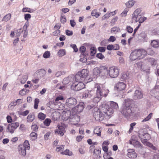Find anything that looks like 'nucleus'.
<instances>
[{
    "instance_id": "nucleus-21",
    "label": "nucleus",
    "mask_w": 159,
    "mask_h": 159,
    "mask_svg": "<svg viewBox=\"0 0 159 159\" xmlns=\"http://www.w3.org/2000/svg\"><path fill=\"white\" fill-rule=\"evenodd\" d=\"M139 39L143 40L144 42H146L148 40L146 33L144 31L142 32L139 34Z\"/></svg>"
},
{
    "instance_id": "nucleus-31",
    "label": "nucleus",
    "mask_w": 159,
    "mask_h": 159,
    "mask_svg": "<svg viewBox=\"0 0 159 159\" xmlns=\"http://www.w3.org/2000/svg\"><path fill=\"white\" fill-rule=\"evenodd\" d=\"M28 78V76L27 74L24 75L22 76L20 78V83L22 84H25Z\"/></svg>"
},
{
    "instance_id": "nucleus-30",
    "label": "nucleus",
    "mask_w": 159,
    "mask_h": 159,
    "mask_svg": "<svg viewBox=\"0 0 159 159\" xmlns=\"http://www.w3.org/2000/svg\"><path fill=\"white\" fill-rule=\"evenodd\" d=\"M101 129L99 127H96L95 129H94L93 133L96 134H97L98 136H101Z\"/></svg>"
},
{
    "instance_id": "nucleus-24",
    "label": "nucleus",
    "mask_w": 159,
    "mask_h": 159,
    "mask_svg": "<svg viewBox=\"0 0 159 159\" xmlns=\"http://www.w3.org/2000/svg\"><path fill=\"white\" fill-rule=\"evenodd\" d=\"M38 77L39 78H41L43 77L46 73L45 70L43 69H40L38 70Z\"/></svg>"
},
{
    "instance_id": "nucleus-8",
    "label": "nucleus",
    "mask_w": 159,
    "mask_h": 159,
    "mask_svg": "<svg viewBox=\"0 0 159 159\" xmlns=\"http://www.w3.org/2000/svg\"><path fill=\"white\" fill-rule=\"evenodd\" d=\"M119 73V70L116 66H111L109 69V77L115 78L117 77Z\"/></svg>"
},
{
    "instance_id": "nucleus-17",
    "label": "nucleus",
    "mask_w": 159,
    "mask_h": 159,
    "mask_svg": "<svg viewBox=\"0 0 159 159\" xmlns=\"http://www.w3.org/2000/svg\"><path fill=\"white\" fill-rule=\"evenodd\" d=\"M127 156L130 158H134L137 157V154L134 150L133 149H129L127 150Z\"/></svg>"
},
{
    "instance_id": "nucleus-47",
    "label": "nucleus",
    "mask_w": 159,
    "mask_h": 159,
    "mask_svg": "<svg viewBox=\"0 0 159 159\" xmlns=\"http://www.w3.org/2000/svg\"><path fill=\"white\" fill-rule=\"evenodd\" d=\"M50 53L48 51H46L43 55V57L45 58H48L50 57Z\"/></svg>"
},
{
    "instance_id": "nucleus-12",
    "label": "nucleus",
    "mask_w": 159,
    "mask_h": 159,
    "mask_svg": "<svg viewBox=\"0 0 159 159\" xmlns=\"http://www.w3.org/2000/svg\"><path fill=\"white\" fill-rule=\"evenodd\" d=\"M126 84L123 82H118L115 84L114 89L117 91H123L125 89Z\"/></svg>"
},
{
    "instance_id": "nucleus-6",
    "label": "nucleus",
    "mask_w": 159,
    "mask_h": 159,
    "mask_svg": "<svg viewBox=\"0 0 159 159\" xmlns=\"http://www.w3.org/2000/svg\"><path fill=\"white\" fill-rule=\"evenodd\" d=\"M93 116L96 120L100 121L103 119L104 114L101 110L100 111L98 108H95L94 109Z\"/></svg>"
},
{
    "instance_id": "nucleus-40",
    "label": "nucleus",
    "mask_w": 159,
    "mask_h": 159,
    "mask_svg": "<svg viewBox=\"0 0 159 159\" xmlns=\"http://www.w3.org/2000/svg\"><path fill=\"white\" fill-rule=\"evenodd\" d=\"M138 65L139 67L141 68V69L145 71L146 72H148V70H149L148 67H147V69H145L143 67V65L142 64L141 62H139L138 63Z\"/></svg>"
},
{
    "instance_id": "nucleus-58",
    "label": "nucleus",
    "mask_w": 159,
    "mask_h": 159,
    "mask_svg": "<svg viewBox=\"0 0 159 159\" xmlns=\"http://www.w3.org/2000/svg\"><path fill=\"white\" fill-rule=\"evenodd\" d=\"M22 100L20 99H17L16 101L15 102H14L13 103V105L15 106L16 105H18L20 104V103H22Z\"/></svg>"
},
{
    "instance_id": "nucleus-41",
    "label": "nucleus",
    "mask_w": 159,
    "mask_h": 159,
    "mask_svg": "<svg viewBox=\"0 0 159 159\" xmlns=\"http://www.w3.org/2000/svg\"><path fill=\"white\" fill-rule=\"evenodd\" d=\"M38 117L41 120H43L46 117V115L43 113L40 112L38 114Z\"/></svg>"
},
{
    "instance_id": "nucleus-64",
    "label": "nucleus",
    "mask_w": 159,
    "mask_h": 159,
    "mask_svg": "<svg viewBox=\"0 0 159 159\" xmlns=\"http://www.w3.org/2000/svg\"><path fill=\"white\" fill-rule=\"evenodd\" d=\"M60 33V30H57L52 33V35L53 36H57L58 34H59Z\"/></svg>"
},
{
    "instance_id": "nucleus-2",
    "label": "nucleus",
    "mask_w": 159,
    "mask_h": 159,
    "mask_svg": "<svg viewBox=\"0 0 159 159\" xmlns=\"http://www.w3.org/2000/svg\"><path fill=\"white\" fill-rule=\"evenodd\" d=\"M147 54L146 51L143 49H137L133 51L130 56V59L134 61L143 58Z\"/></svg>"
},
{
    "instance_id": "nucleus-35",
    "label": "nucleus",
    "mask_w": 159,
    "mask_h": 159,
    "mask_svg": "<svg viewBox=\"0 0 159 159\" xmlns=\"http://www.w3.org/2000/svg\"><path fill=\"white\" fill-rule=\"evenodd\" d=\"M20 146H23L24 148H25L27 150H29L30 148V145L29 143V141L28 140H26L24 142L23 144L20 145Z\"/></svg>"
},
{
    "instance_id": "nucleus-29",
    "label": "nucleus",
    "mask_w": 159,
    "mask_h": 159,
    "mask_svg": "<svg viewBox=\"0 0 159 159\" xmlns=\"http://www.w3.org/2000/svg\"><path fill=\"white\" fill-rule=\"evenodd\" d=\"M121 79L124 80H126L129 79V73L127 72H124L122 73Z\"/></svg>"
},
{
    "instance_id": "nucleus-25",
    "label": "nucleus",
    "mask_w": 159,
    "mask_h": 159,
    "mask_svg": "<svg viewBox=\"0 0 159 159\" xmlns=\"http://www.w3.org/2000/svg\"><path fill=\"white\" fill-rule=\"evenodd\" d=\"M110 102V105L111 107V108H112V109L114 110H117L119 108V107L117 103L116 102L113 101H111Z\"/></svg>"
},
{
    "instance_id": "nucleus-50",
    "label": "nucleus",
    "mask_w": 159,
    "mask_h": 159,
    "mask_svg": "<svg viewBox=\"0 0 159 159\" xmlns=\"http://www.w3.org/2000/svg\"><path fill=\"white\" fill-rule=\"evenodd\" d=\"M58 54L59 56L62 57L65 55L66 52L65 49H62L59 50L58 51Z\"/></svg>"
},
{
    "instance_id": "nucleus-55",
    "label": "nucleus",
    "mask_w": 159,
    "mask_h": 159,
    "mask_svg": "<svg viewBox=\"0 0 159 159\" xmlns=\"http://www.w3.org/2000/svg\"><path fill=\"white\" fill-rule=\"evenodd\" d=\"M27 90L26 89H23L20 91L19 92V94L21 95H24L27 93Z\"/></svg>"
},
{
    "instance_id": "nucleus-16",
    "label": "nucleus",
    "mask_w": 159,
    "mask_h": 159,
    "mask_svg": "<svg viewBox=\"0 0 159 159\" xmlns=\"http://www.w3.org/2000/svg\"><path fill=\"white\" fill-rule=\"evenodd\" d=\"M57 128L55 130L56 134L62 136L64 134V132L65 131V128L62 125H58L57 127Z\"/></svg>"
},
{
    "instance_id": "nucleus-28",
    "label": "nucleus",
    "mask_w": 159,
    "mask_h": 159,
    "mask_svg": "<svg viewBox=\"0 0 159 159\" xmlns=\"http://www.w3.org/2000/svg\"><path fill=\"white\" fill-rule=\"evenodd\" d=\"M93 75L95 76H99L100 75V68L99 69L98 68H94L93 70Z\"/></svg>"
},
{
    "instance_id": "nucleus-60",
    "label": "nucleus",
    "mask_w": 159,
    "mask_h": 159,
    "mask_svg": "<svg viewBox=\"0 0 159 159\" xmlns=\"http://www.w3.org/2000/svg\"><path fill=\"white\" fill-rule=\"evenodd\" d=\"M29 111L27 110L25 111L20 112V114L23 116H26L29 114Z\"/></svg>"
},
{
    "instance_id": "nucleus-15",
    "label": "nucleus",
    "mask_w": 159,
    "mask_h": 159,
    "mask_svg": "<svg viewBox=\"0 0 159 159\" xmlns=\"http://www.w3.org/2000/svg\"><path fill=\"white\" fill-rule=\"evenodd\" d=\"M143 93L141 91L139 90H136L133 96V98L135 100L140 99L143 98Z\"/></svg>"
},
{
    "instance_id": "nucleus-54",
    "label": "nucleus",
    "mask_w": 159,
    "mask_h": 159,
    "mask_svg": "<svg viewBox=\"0 0 159 159\" xmlns=\"http://www.w3.org/2000/svg\"><path fill=\"white\" fill-rule=\"evenodd\" d=\"M147 53V54H148V55H152L154 53V51L151 48H148L147 49V51H146Z\"/></svg>"
},
{
    "instance_id": "nucleus-10",
    "label": "nucleus",
    "mask_w": 159,
    "mask_h": 159,
    "mask_svg": "<svg viewBox=\"0 0 159 159\" xmlns=\"http://www.w3.org/2000/svg\"><path fill=\"white\" fill-rule=\"evenodd\" d=\"M77 102L76 99L72 97L67 98L66 100L65 104L67 107L72 109L77 104Z\"/></svg>"
},
{
    "instance_id": "nucleus-23",
    "label": "nucleus",
    "mask_w": 159,
    "mask_h": 159,
    "mask_svg": "<svg viewBox=\"0 0 159 159\" xmlns=\"http://www.w3.org/2000/svg\"><path fill=\"white\" fill-rule=\"evenodd\" d=\"M151 44L154 48H159V40H154L151 41Z\"/></svg>"
},
{
    "instance_id": "nucleus-4",
    "label": "nucleus",
    "mask_w": 159,
    "mask_h": 159,
    "mask_svg": "<svg viewBox=\"0 0 159 159\" xmlns=\"http://www.w3.org/2000/svg\"><path fill=\"white\" fill-rule=\"evenodd\" d=\"M89 71L86 69H83L81 71H79L75 75V80L76 82H82L87 78Z\"/></svg>"
},
{
    "instance_id": "nucleus-42",
    "label": "nucleus",
    "mask_w": 159,
    "mask_h": 159,
    "mask_svg": "<svg viewBox=\"0 0 159 159\" xmlns=\"http://www.w3.org/2000/svg\"><path fill=\"white\" fill-rule=\"evenodd\" d=\"M28 25H27L25 24L24 25V26L23 27V29L24 30V35H23V37L24 38L26 37L27 36V35L28 32H27V30L26 29L28 27Z\"/></svg>"
},
{
    "instance_id": "nucleus-44",
    "label": "nucleus",
    "mask_w": 159,
    "mask_h": 159,
    "mask_svg": "<svg viewBox=\"0 0 159 159\" xmlns=\"http://www.w3.org/2000/svg\"><path fill=\"white\" fill-rule=\"evenodd\" d=\"M152 114L151 113H150L147 117L144 118L143 120H142V122H145L148 121L150 119H151L152 116Z\"/></svg>"
},
{
    "instance_id": "nucleus-53",
    "label": "nucleus",
    "mask_w": 159,
    "mask_h": 159,
    "mask_svg": "<svg viewBox=\"0 0 159 159\" xmlns=\"http://www.w3.org/2000/svg\"><path fill=\"white\" fill-rule=\"evenodd\" d=\"M110 16L111 15H110V13L108 12H107V13H106L102 17V20H104L105 19H108L110 17Z\"/></svg>"
},
{
    "instance_id": "nucleus-22",
    "label": "nucleus",
    "mask_w": 159,
    "mask_h": 159,
    "mask_svg": "<svg viewBox=\"0 0 159 159\" xmlns=\"http://www.w3.org/2000/svg\"><path fill=\"white\" fill-rule=\"evenodd\" d=\"M19 153L21 155L25 156L26 154V150L25 148H24L23 146L20 145L18 148Z\"/></svg>"
},
{
    "instance_id": "nucleus-34",
    "label": "nucleus",
    "mask_w": 159,
    "mask_h": 159,
    "mask_svg": "<svg viewBox=\"0 0 159 159\" xmlns=\"http://www.w3.org/2000/svg\"><path fill=\"white\" fill-rule=\"evenodd\" d=\"M135 3V1L134 0H130L125 3L126 7L128 8L131 7Z\"/></svg>"
},
{
    "instance_id": "nucleus-56",
    "label": "nucleus",
    "mask_w": 159,
    "mask_h": 159,
    "mask_svg": "<svg viewBox=\"0 0 159 159\" xmlns=\"http://www.w3.org/2000/svg\"><path fill=\"white\" fill-rule=\"evenodd\" d=\"M66 20L65 17V15H61L60 18V21L61 23L63 24H64L66 22Z\"/></svg>"
},
{
    "instance_id": "nucleus-48",
    "label": "nucleus",
    "mask_w": 159,
    "mask_h": 159,
    "mask_svg": "<svg viewBox=\"0 0 159 159\" xmlns=\"http://www.w3.org/2000/svg\"><path fill=\"white\" fill-rule=\"evenodd\" d=\"M102 98L99 96H97L93 99V102L95 103H98L99 102Z\"/></svg>"
},
{
    "instance_id": "nucleus-39",
    "label": "nucleus",
    "mask_w": 159,
    "mask_h": 159,
    "mask_svg": "<svg viewBox=\"0 0 159 159\" xmlns=\"http://www.w3.org/2000/svg\"><path fill=\"white\" fill-rule=\"evenodd\" d=\"M10 125V128L11 127L15 129L19 126V124L18 122H16L15 123H13L11 124Z\"/></svg>"
},
{
    "instance_id": "nucleus-59",
    "label": "nucleus",
    "mask_w": 159,
    "mask_h": 159,
    "mask_svg": "<svg viewBox=\"0 0 159 159\" xmlns=\"http://www.w3.org/2000/svg\"><path fill=\"white\" fill-rule=\"evenodd\" d=\"M31 128L34 131H37L38 129V127L35 124H33L31 126Z\"/></svg>"
},
{
    "instance_id": "nucleus-36",
    "label": "nucleus",
    "mask_w": 159,
    "mask_h": 159,
    "mask_svg": "<svg viewBox=\"0 0 159 159\" xmlns=\"http://www.w3.org/2000/svg\"><path fill=\"white\" fill-rule=\"evenodd\" d=\"M63 99V97L62 96H60L56 98L55 100V101H53L49 102L48 103L49 104H54L55 105V102H57L60 100H62Z\"/></svg>"
},
{
    "instance_id": "nucleus-43",
    "label": "nucleus",
    "mask_w": 159,
    "mask_h": 159,
    "mask_svg": "<svg viewBox=\"0 0 159 159\" xmlns=\"http://www.w3.org/2000/svg\"><path fill=\"white\" fill-rule=\"evenodd\" d=\"M51 122V120L49 118L46 119L43 121V123L45 125L49 126Z\"/></svg>"
},
{
    "instance_id": "nucleus-26",
    "label": "nucleus",
    "mask_w": 159,
    "mask_h": 159,
    "mask_svg": "<svg viewBox=\"0 0 159 159\" xmlns=\"http://www.w3.org/2000/svg\"><path fill=\"white\" fill-rule=\"evenodd\" d=\"M101 13L97 11V9L93 10L91 13V15L92 16H94L96 18L98 17L100 15Z\"/></svg>"
},
{
    "instance_id": "nucleus-20",
    "label": "nucleus",
    "mask_w": 159,
    "mask_h": 159,
    "mask_svg": "<svg viewBox=\"0 0 159 159\" xmlns=\"http://www.w3.org/2000/svg\"><path fill=\"white\" fill-rule=\"evenodd\" d=\"M93 95V92L92 91L86 90L83 93L82 98H90Z\"/></svg>"
},
{
    "instance_id": "nucleus-18",
    "label": "nucleus",
    "mask_w": 159,
    "mask_h": 159,
    "mask_svg": "<svg viewBox=\"0 0 159 159\" xmlns=\"http://www.w3.org/2000/svg\"><path fill=\"white\" fill-rule=\"evenodd\" d=\"M129 143L133 145L135 147L140 148H142L140 143L135 139H131L129 141Z\"/></svg>"
},
{
    "instance_id": "nucleus-3",
    "label": "nucleus",
    "mask_w": 159,
    "mask_h": 159,
    "mask_svg": "<svg viewBox=\"0 0 159 159\" xmlns=\"http://www.w3.org/2000/svg\"><path fill=\"white\" fill-rule=\"evenodd\" d=\"M95 88L96 89V95L102 98L106 97L107 95L109 90L104 87L102 84H97L95 85Z\"/></svg>"
},
{
    "instance_id": "nucleus-62",
    "label": "nucleus",
    "mask_w": 159,
    "mask_h": 159,
    "mask_svg": "<svg viewBox=\"0 0 159 159\" xmlns=\"http://www.w3.org/2000/svg\"><path fill=\"white\" fill-rule=\"evenodd\" d=\"M98 50L100 52H104L106 50V48L103 47H99L98 48Z\"/></svg>"
},
{
    "instance_id": "nucleus-33",
    "label": "nucleus",
    "mask_w": 159,
    "mask_h": 159,
    "mask_svg": "<svg viewBox=\"0 0 159 159\" xmlns=\"http://www.w3.org/2000/svg\"><path fill=\"white\" fill-rule=\"evenodd\" d=\"M120 31V28L118 27H114L111 29V32L112 33L116 34Z\"/></svg>"
},
{
    "instance_id": "nucleus-19",
    "label": "nucleus",
    "mask_w": 159,
    "mask_h": 159,
    "mask_svg": "<svg viewBox=\"0 0 159 159\" xmlns=\"http://www.w3.org/2000/svg\"><path fill=\"white\" fill-rule=\"evenodd\" d=\"M141 10L140 8L137 9L134 12L132 15V19L135 20V22H137V18L139 14L141 12Z\"/></svg>"
},
{
    "instance_id": "nucleus-52",
    "label": "nucleus",
    "mask_w": 159,
    "mask_h": 159,
    "mask_svg": "<svg viewBox=\"0 0 159 159\" xmlns=\"http://www.w3.org/2000/svg\"><path fill=\"white\" fill-rule=\"evenodd\" d=\"M30 136L33 140H34L37 138V134L35 132L31 133L30 134Z\"/></svg>"
},
{
    "instance_id": "nucleus-57",
    "label": "nucleus",
    "mask_w": 159,
    "mask_h": 159,
    "mask_svg": "<svg viewBox=\"0 0 159 159\" xmlns=\"http://www.w3.org/2000/svg\"><path fill=\"white\" fill-rule=\"evenodd\" d=\"M96 57L99 59L102 60L105 58L104 56L101 53H99L97 54Z\"/></svg>"
},
{
    "instance_id": "nucleus-51",
    "label": "nucleus",
    "mask_w": 159,
    "mask_h": 159,
    "mask_svg": "<svg viewBox=\"0 0 159 159\" xmlns=\"http://www.w3.org/2000/svg\"><path fill=\"white\" fill-rule=\"evenodd\" d=\"M39 102V99L37 98L35 99L34 100V108L35 109H37L38 107V104Z\"/></svg>"
},
{
    "instance_id": "nucleus-14",
    "label": "nucleus",
    "mask_w": 159,
    "mask_h": 159,
    "mask_svg": "<svg viewBox=\"0 0 159 159\" xmlns=\"http://www.w3.org/2000/svg\"><path fill=\"white\" fill-rule=\"evenodd\" d=\"M84 103L82 102H80L79 104L75 106L72 109V111L75 114L76 112H81L84 109Z\"/></svg>"
},
{
    "instance_id": "nucleus-49",
    "label": "nucleus",
    "mask_w": 159,
    "mask_h": 159,
    "mask_svg": "<svg viewBox=\"0 0 159 159\" xmlns=\"http://www.w3.org/2000/svg\"><path fill=\"white\" fill-rule=\"evenodd\" d=\"M96 49L93 47H92L90 48V54L91 56H93L96 53Z\"/></svg>"
},
{
    "instance_id": "nucleus-46",
    "label": "nucleus",
    "mask_w": 159,
    "mask_h": 159,
    "mask_svg": "<svg viewBox=\"0 0 159 159\" xmlns=\"http://www.w3.org/2000/svg\"><path fill=\"white\" fill-rule=\"evenodd\" d=\"M147 19V18L145 17H141L140 18H137V22H139V23H141L143 22Z\"/></svg>"
},
{
    "instance_id": "nucleus-5",
    "label": "nucleus",
    "mask_w": 159,
    "mask_h": 159,
    "mask_svg": "<svg viewBox=\"0 0 159 159\" xmlns=\"http://www.w3.org/2000/svg\"><path fill=\"white\" fill-rule=\"evenodd\" d=\"M62 119L66 121L68 119L70 120H74L76 118H79V116L76 114L71 115L70 110L66 109L64 110L62 113Z\"/></svg>"
},
{
    "instance_id": "nucleus-37",
    "label": "nucleus",
    "mask_w": 159,
    "mask_h": 159,
    "mask_svg": "<svg viewBox=\"0 0 159 159\" xmlns=\"http://www.w3.org/2000/svg\"><path fill=\"white\" fill-rule=\"evenodd\" d=\"M61 154L63 155L70 156L72 155V153L71 151H69L68 149H67L65 151L61 152Z\"/></svg>"
},
{
    "instance_id": "nucleus-63",
    "label": "nucleus",
    "mask_w": 159,
    "mask_h": 159,
    "mask_svg": "<svg viewBox=\"0 0 159 159\" xmlns=\"http://www.w3.org/2000/svg\"><path fill=\"white\" fill-rule=\"evenodd\" d=\"M127 31L130 33H132L133 30V29L129 26H128L126 28Z\"/></svg>"
},
{
    "instance_id": "nucleus-38",
    "label": "nucleus",
    "mask_w": 159,
    "mask_h": 159,
    "mask_svg": "<svg viewBox=\"0 0 159 159\" xmlns=\"http://www.w3.org/2000/svg\"><path fill=\"white\" fill-rule=\"evenodd\" d=\"M148 61L151 65H154L157 64V61L153 58H149L148 59Z\"/></svg>"
},
{
    "instance_id": "nucleus-45",
    "label": "nucleus",
    "mask_w": 159,
    "mask_h": 159,
    "mask_svg": "<svg viewBox=\"0 0 159 159\" xmlns=\"http://www.w3.org/2000/svg\"><path fill=\"white\" fill-rule=\"evenodd\" d=\"M11 17V15L10 14H8L6 15L3 18L2 20L7 21L9 20Z\"/></svg>"
},
{
    "instance_id": "nucleus-61",
    "label": "nucleus",
    "mask_w": 159,
    "mask_h": 159,
    "mask_svg": "<svg viewBox=\"0 0 159 159\" xmlns=\"http://www.w3.org/2000/svg\"><path fill=\"white\" fill-rule=\"evenodd\" d=\"M70 82V77L65 78L63 81V83L64 84H67L69 83Z\"/></svg>"
},
{
    "instance_id": "nucleus-32",
    "label": "nucleus",
    "mask_w": 159,
    "mask_h": 159,
    "mask_svg": "<svg viewBox=\"0 0 159 159\" xmlns=\"http://www.w3.org/2000/svg\"><path fill=\"white\" fill-rule=\"evenodd\" d=\"M35 119V116L33 114H29L27 116V121L29 122H31L33 121Z\"/></svg>"
},
{
    "instance_id": "nucleus-27",
    "label": "nucleus",
    "mask_w": 159,
    "mask_h": 159,
    "mask_svg": "<svg viewBox=\"0 0 159 159\" xmlns=\"http://www.w3.org/2000/svg\"><path fill=\"white\" fill-rule=\"evenodd\" d=\"M86 49L85 47L84 46H82L80 47V51L81 53V56L83 55V56L86 57L87 55V54L85 52ZM81 57L82 56H81Z\"/></svg>"
},
{
    "instance_id": "nucleus-13",
    "label": "nucleus",
    "mask_w": 159,
    "mask_h": 159,
    "mask_svg": "<svg viewBox=\"0 0 159 159\" xmlns=\"http://www.w3.org/2000/svg\"><path fill=\"white\" fill-rule=\"evenodd\" d=\"M139 136L140 138L141 139V140L142 142L143 141L145 142V141L149 140L151 137L150 134L148 133H144L143 132H141V131L139 134Z\"/></svg>"
},
{
    "instance_id": "nucleus-9",
    "label": "nucleus",
    "mask_w": 159,
    "mask_h": 159,
    "mask_svg": "<svg viewBox=\"0 0 159 159\" xmlns=\"http://www.w3.org/2000/svg\"><path fill=\"white\" fill-rule=\"evenodd\" d=\"M85 87L84 84L82 82H76L74 83L71 85V89L75 91L80 90Z\"/></svg>"
},
{
    "instance_id": "nucleus-11",
    "label": "nucleus",
    "mask_w": 159,
    "mask_h": 159,
    "mask_svg": "<svg viewBox=\"0 0 159 159\" xmlns=\"http://www.w3.org/2000/svg\"><path fill=\"white\" fill-rule=\"evenodd\" d=\"M100 76H103L104 78H109V70L107 67H100Z\"/></svg>"
},
{
    "instance_id": "nucleus-7",
    "label": "nucleus",
    "mask_w": 159,
    "mask_h": 159,
    "mask_svg": "<svg viewBox=\"0 0 159 159\" xmlns=\"http://www.w3.org/2000/svg\"><path fill=\"white\" fill-rule=\"evenodd\" d=\"M101 106L102 107L101 109L104 114L109 116L113 114L114 111V110L110 107L107 108L108 106L106 102L102 103Z\"/></svg>"
},
{
    "instance_id": "nucleus-1",
    "label": "nucleus",
    "mask_w": 159,
    "mask_h": 159,
    "mask_svg": "<svg viewBox=\"0 0 159 159\" xmlns=\"http://www.w3.org/2000/svg\"><path fill=\"white\" fill-rule=\"evenodd\" d=\"M125 101V104L123 105L121 108V113L126 118L132 119L135 116V113L132 110L131 102L129 101L128 99Z\"/></svg>"
}]
</instances>
